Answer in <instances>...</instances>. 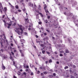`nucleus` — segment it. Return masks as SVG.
I'll list each match as a JSON object with an SVG mask.
<instances>
[{"label":"nucleus","instance_id":"obj_36","mask_svg":"<svg viewBox=\"0 0 78 78\" xmlns=\"http://www.w3.org/2000/svg\"><path fill=\"white\" fill-rule=\"evenodd\" d=\"M60 53H64V51H60Z\"/></svg>","mask_w":78,"mask_h":78},{"label":"nucleus","instance_id":"obj_8","mask_svg":"<svg viewBox=\"0 0 78 78\" xmlns=\"http://www.w3.org/2000/svg\"><path fill=\"white\" fill-rule=\"evenodd\" d=\"M28 5L29 6H32L33 7V4L31 3L30 2L28 3Z\"/></svg>","mask_w":78,"mask_h":78},{"label":"nucleus","instance_id":"obj_28","mask_svg":"<svg viewBox=\"0 0 78 78\" xmlns=\"http://www.w3.org/2000/svg\"><path fill=\"white\" fill-rule=\"evenodd\" d=\"M69 68V67L67 66H66L65 68V70H66V69H68Z\"/></svg>","mask_w":78,"mask_h":78},{"label":"nucleus","instance_id":"obj_56","mask_svg":"<svg viewBox=\"0 0 78 78\" xmlns=\"http://www.w3.org/2000/svg\"><path fill=\"white\" fill-rule=\"evenodd\" d=\"M47 54H48V55H49L50 54L49 52H47Z\"/></svg>","mask_w":78,"mask_h":78},{"label":"nucleus","instance_id":"obj_53","mask_svg":"<svg viewBox=\"0 0 78 78\" xmlns=\"http://www.w3.org/2000/svg\"><path fill=\"white\" fill-rule=\"evenodd\" d=\"M11 53H12V54L13 55H14V53H13L12 52H11Z\"/></svg>","mask_w":78,"mask_h":78},{"label":"nucleus","instance_id":"obj_64","mask_svg":"<svg viewBox=\"0 0 78 78\" xmlns=\"http://www.w3.org/2000/svg\"><path fill=\"white\" fill-rule=\"evenodd\" d=\"M21 44H22V47H23V45H24L23 44V43H21Z\"/></svg>","mask_w":78,"mask_h":78},{"label":"nucleus","instance_id":"obj_12","mask_svg":"<svg viewBox=\"0 0 78 78\" xmlns=\"http://www.w3.org/2000/svg\"><path fill=\"white\" fill-rule=\"evenodd\" d=\"M48 40V37H46L44 39H43L44 41H45V40H46V41H47V40Z\"/></svg>","mask_w":78,"mask_h":78},{"label":"nucleus","instance_id":"obj_50","mask_svg":"<svg viewBox=\"0 0 78 78\" xmlns=\"http://www.w3.org/2000/svg\"><path fill=\"white\" fill-rule=\"evenodd\" d=\"M11 8H12V9H14V6H11Z\"/></svg>","mask_w":78,"mask_h":78},{"label":"nucleus","instance_id":"obj_14","mask_svg":"<svg viewBox=\"0 0 78 78\" xmlns=\"http://www.w3.org/2000/svg\"><path fill=\"white\" fill-rule=\"evenodd\" d=\"M40 69H41L43 71H45V68H42V67H41L40 68Z\"/></svg>","mask_w":78,"mask_h":78},{"label":"nucleus","instance_id":"obj_55","mask_svg":"<svg viewBox=\"0 0 78 78\" xmlns=\"http://www.w3.org/2000/svg\"><path fill=\"white\" fill-rule=\"evenodd\" d=\"M41 76H43V75H44V73H41Z\"/></svg>","mask_w":78,"mask_h":78},{"label":"nucleus","instance_id":"obj_33","mask_svg":"<svg viewBox=\"0 0 78 78\" xmlns=\"http://www.w3.org/2000/svg\"><path fill=\"white\" fill-rule=\"evenodd\" d=\"M49 62H50V63L51 62H52V61L51 60V59H50L49 61Z\"/></svg>","mask_w":78,"mask_h":78},{"label":"nucleus","instance_id":"obj_42","mask_svg":"<svg viewBox=\"0 0 78 78\" xmlns=\"http://www.w3.org/2000/svg\"><path fill=\"white\" fill-rule=\"evenodd\" d=\"M42 53H43V54H44V53H45V51H42Z\"/></svg>","mask_w":78,"mask_h":78},{"label":"nucleus","instance_id":"obj_52","mask_svg":"<svg viewBox=\"0 0 78 78\" xmlns=\"http://www.w3.org/2000/svg\"><path fill=\"white\" fill-rule=\"evenodd\" d=\"M26 72H28V69H26Z\"/></svg>","mask_w":78,"mask_h":78},{"label":"nucleus","instance_id":"obj_54","mask_svg":"<svg viewBox=\"0 0 78 78\" xmlns=\"http://www.w3.org/2000/svg\"><path fill=\"white\" fill-rule=\"evenodd\" d=\"M11 46H13V44L12 43L11 44Z\"/></svg>","mask_w":78,"mask_h":78},{"label":"nucleus","instance_id":"obj_38","mask_svg":"<svg viewBox=\"0 0 78 78\" xmlns=\"http://www.w3.org/2000/svg\"><path fill=\"white\" fill-rule=\"evenodd\" d=\"M40 73V71H38L37 72V74H39Z\"/></svg>","mask_w":78,"mask_h":78},{"label":"nucleus","instance_id":"obj_44","mask_svg":"<svg viewBox=\"0 0 78 78\" xmlns=\"http://www.w3.org/2000/svg\"><path fill=\"white\" fill-rule=\"evenodd\" d=\"M26 68H27V69H28L29 68V66H26Z\"/></svg>","mask_w":78,"mask_h":78},{"label":"nucleus","instance_id":"obj_63","mask_svg":"<svg viewBox=\"0 0 78 78\" xmlns=\"http://www.w3.org/2000/svg\"><path fill=\"white\" fill-rule=\"evenodd\" d=\"M59 62H57V63L58 64H59Z\"/></svg>","mask_w":78,"mask_h":78},{"label":"nucleus","instance_id":"obj_2","mask_svg":"<svg viewBox=\"0 0 78 78\" xmlns=\"http://www.w3.org/2000/svg\"><path fill=\"white\" fill-rule=\"evenodd\" d=\"M19 27H20L18 28L15 30V31H16L19 35H22L23 33V30L22 29V28H21L22 27V25H20Z\"/></svg>","mask_w":78,"mask_h":78},{"label":"nucleus","instance_id":"obj_5","mask_svg":"<svg viewBox=\"0 0 78 78\" xmlns=\"http://www.w3.org/2000/svg\"><path fill=\"white\" fill-rule=\"evenodd\" d=\"M44 8L46 12H48V11L46 9L47 8V5L45 4L44 5Z\"/></svg>","mask_w":78,"mask_h":78},{"label":"nucleus","instance_id":"obj_37","mask_svg":"<svg viewBox=\"0 0 78 78\" xmlns=\"http://www.w3.org/2000/svg\"><path fill=\"white\" fill-rule=\"evenodd\" d=\"M43 34H41V37H43V36L44 35V33H42Z\"/></svg>","mask_w":78,"mask_h":78},{"label":"nucleus","instance_id":"obj_22","mask_svg":"<svg viewBox=\"0 0 78 78\" xmlns=\"http://www.w3.org/2000/svg\"><path fill=\"white\" fill-rule=\"evenodd\" d=\"M41 53L40 52L39 53H38L37 54V55L38 56H41Z\"/></svg>","mask_w":78,"mask_h":78},{"label":"nucleus","instance_id":"obj_1","mask_svg":"<svg viewBox=\"0 0 78 78\" xmlns=\"http://www.w3.org/2000/svg\"><path fill=\"white\" fill-rule=\"evenodd\" d=\"M0 37H1V38H0V42L1 43V47L3 48V45H2V44L4 42L5 43H6V44H8V41L6 40L5 36L3 35L2 36V35H0Z\"/></svg>","mask_w":78,"mask_h":78},{"label":"nucleus","instance_id":"obj_3","mask_svg":"<svg viewBox=\"0 0 78 78\" xmlns=\"http://www.w3.org/2000/svg\"><path fill=\"white\" fill-rule=\"evenodd\" d=\"M1 56H2V57L3 59H6V58H7V56L6 55H5L3 54H0Z\"/></svg>","mask_w":78,"mask_h":78},{"label":"nucleus","instance_id":"obj_9","mask_svg":"<svg viewBox=\"0 0 78 78\" xmlns=\"http://www.w3.org/2000/svg\"><path fill=\"white\" fill-rule=\"evenodd\" d=\"M2 70H5V66L3 65V64H2Z\"/></svg>","mask_w":78,"mask_h":78},{"label":"nucleus","instance_id":"obj_21","mask_svg":"<svg viewBox=\"0 0 78 78\" xmlns=\"http://www.w3.org/2000/svg\"><path fill=\"white\" fill-rule=\"evenodd\" d=\"M25 21L26 22H28V18L25 19Z\"/></svg>","mask_w":78,"mask_h":78},{"label":"nucleus","instance_id":"obj_16","mask_svg":"<svg viewBox=\"0 0 78 78\" xmlns=\"http://www.w3.org/2000/svg\"><path fill=\"white\" fill-rule=\"evenodd\" d=\"M38 13L39 14H40L41 17H44V15H42L41 13L38 12Z\"/></svg>","mask_w":78,"mask_h":78},{"label":"nucleus","instance_id":"obj_32","mask_svg":"<svg viewBox=\"0 0 78 78\" xmlns=\"http://www.w3.org/2000/svg\"><path fill=\"white\" fill-rule=\"evenodd\" d=\"M16 9H18L19 8V7L18 6V5H16Z\"/></svg>","mask_w":78,"mask_h":78},{"label":"nucleus","instance_id":"obj_47","mask_svg":"<svg viewBox=\"0 0 78 78\" xmlns=\"http://www.w3.org/2000/svg\"><path fill=\"white\" fill-rule=\"evenodd\" d=\"M74 76H76V75H77V74H76V73H74Z\"/></svg>","mask_w":78,"mask_h":78},{"label":"nucleus","instance_id":"obj_27","mask_svg":"<svg viewBox=\"0 0 78 78\" xmlns=\"http://www.w3.org/2000/svg\"><path fill=\"white\" fill-rule=\"evenodd\" d=\"M4 10L5 11H7V9L6 8V7L4 8Z\"/></svg>","mask_w":78,"mask_h":78},{"label":"nucleus","instance_id":"obj_29","mask_svg":"<svg viewBox=\"0 0 78 78\" xmlns=\"http://www.w3.org/2000/svg\"><path fill=\"white\" fill-rule=\"evenodd\" d=\"M44 22L46 23H47L48 22V21H47V20H44Z\"/></svg>","mask_w":78,"mask_h":78},{"label":"nucleus","instance_id":"obj_11","mask_svg":"<svg viewBox=\"0 0 78 78\" xmlns=\"http://www.w3.org/2000/svg\"><path fill=\"white\" fill-rule=\"evenodd\" d=\"M20 41L21 42H23V43H24V42H25V40L23 39H21L20 40Z\"/></svg>","mask_w":78,"mask_h":78},{"label":"nucleus","instance_id":"obj_60","mask_svg":"<svg viewBox=\"0 0 78 78\" xmlns=\"http://www.w3.org/2000/svg\"><path fill=\"white\" fill-rule=\"evenodd\" d=\"M48 19H50V16H48Z\"/></svg>","mask_w":78,"mask_h":78},{"label":"nucleus","instance_id":"obj_39","mask_svg":"<svg viewBox=\"0 0 78 78\" xmlns=\"http://www.w3.org/2000/svg\"><path fill=\"white\" fill-rule=\"evenodd\" d=\"M63 56V55L62 54H60V56Z\"/></svg>","mask_w":78,"mask_h":78},{"label":"nucleus","instance_id":"obj_6","mask_svg":"<svg viewBox=\"0 0 78 78\" xmlns=\"http://www.w3.org/2000/svg\"><path fill=\"white\" fill-rule=\"evenodd\" d=\"M34 8H35V9H36L35 11L37 12H39V11L38 10H36L37 8V6H36V5L35 4H34Z\"/></svg>","mask_w":78,"mask_h":78},{"label":"nucleus","instance_id":"obj_49","mask_svg":"<svg viewBox=\"0 0 78 78\" xmlns=\"http://www.w3.org/2000/svg\"><path fill=\"white\" fill-rule=\"evenodd\" d=\"M23 74H24V75H26L27 73H26L24 72V73H23Z\"/></svg>","mask_w":78,"mask_h":78},{"label":"nucleus","instance_id":"obj_17","mask_svg":"<svg viewBox=\"0 0 78 78\" xmlns=\"http://www.w3.org/2000/svg\"><path fill=\"white\" fill-rule=\"evenodd\" d=\"M39 15L38 14H37L36 15V17L37 19H39Z\"/></svg>","mask_w":78,"mask_h":78},{"label":"nucleus","instance_id":"obj_15","mask_svg":"<svg viewBox=\"0 0 78 78\" xmlns=\"http://www.w3.org/2000/svg\"><path fill=\"white\" fill-rule=\"evenodd\" d=\"M10 59H11V60H12V61H14V60L12 58V57L11 55H10Z\"/></svg>","mask_w":78,"mask_h":78},{"label":"nucleus","instance_id":"obj_35","mask_svg":"<svg viewBox=\"0 0 78 78\" xmlns=\"http://www.w3.org/2000/svg\"><path fill=\"white\" fill-rule=\"evenodd\" d=\"M37 43H40V41H37V40H36Z\"/></svg>","mask_w":78,"mask_h":78},{"label":"nucleus","instance_id":"obj_30","mask_svg":"<svg viewBox=\"0 0 78 78\" xmlns=\"http://www.w3.org/2000/svg\"><path fill=\"white\" fill-rule=\"evenodd\" d=\"M66 53H69V51L68 50H66Z\"/></svg>","mask_w":78,"mask_h":78},{"label":"nucleus","instance_id":"obj_43","mask_svg":"<svg viewBox=\"0 0 78 78\" xmlns=\"http://www.w3.org/2000/svg\"><path fill=\"white\" fill-rule=\"evenodd\" d=\"M18 12H21V10H18Z\"/></svg>","mask_w":78,"mask_h":78},{"label":"nucleus","instance_id":"obj_57","mask_svg":"<svg viewBox=\"0 0 78 78\" xmlns=\"http://www.w3.org/2000/svg\"><path fill=\"white\" fill-rule=\"evenodd\" d=\"M41 23H42V22H39V24H41Z\"/></svg>","mask_w":78,"mask_h":78},{"label":"nucleus","instance_id":"obj_48","mask_svg":"<svg viewBox=\"0 0 78 78\" xmlns=\"http://www.w3.org/2000/svg\"><path fill=\"white\" fill-rule=\"evenodd\" d=\"M53 75H54V76H56V73H54L53 74Z\"/></svg>","mask_w":78,"mask_h":78},{"label":"nucleus","instance_id":"obj_31","mask_svg":"<svg viewBox=\"0 0 78 78\" xmlns=\"http://www.w3.org/2000/svg\"><path fill=\"white\" fill-rule=\"evenodd\" d=\"M44 74L45 75H46V74H47V73L46 72H44Z\"/></svg>","mask_w":78,"mask_h":78},{"label":"nucleus","instance_id":"obj_18","mask_svg":"<svg viewBox=\"0 0 78 78\" xmlns=\"http://www.w3.org/2000/svg\"><path fill=\"white\" fill-rule=\"evenodd\" d=\"M13 64L15 66V67L16 68V69H19V68H18V67H17V66H15V65H14V64H15V62H13Z\"/></svg>","mask_w":78,"mask_h":78},{"label":"nucleus","instance_id":"obj_20","mask_svg":"<svg viewBox=\"0 0 78 78\" xmlns=\"http://www.w3.org/2000/svg\"><path fill=\"white\" fill-rule=\"evenodd\" d=\"M17 74L18 75H20V72H18L17 73Z\"/></svg>","mask_w":78,"mask_h":78},{"label":"nucleus","instance_id":"obj_19","mask_svg":"<svg viewBox=\"0 0 78 78\" xmlns=\"http://www.w3.org/2000/svg\"><path fill=\"white\" fill-rule=\"evenodd\" d=\"M30 67H33L34 66V65H32L31 64H30Z\"/></svg>","mask_w":78,"mask_h":78},{"label":"nucleus","instance_id":"obj_10","mask_svg":"<svg viewBox=\"0 0 78 78\" xmlns=\"http://www.w3.org/2000/svg\"><path fill=\"white\" fill-rule=\"evenodd\" d=\"M7 24H8V28H10V26L11 25V24L7 23Z\"/></svg>","mask_w":78,"mask_h":78},{"label":"nucleus","instance_id":"obj_25","mask_svg":"<svg viewBox=\"0 0 78 78\" xmlns=\"http://www.w3.org/2000/svg\"><path fill=\"white\" fill-rule=\"evenodd\" d=\"M3 21L5 23V26H6V22L5 21V20H3Z\"/></svg>","mask_w":78,"mask_h":78},{"label":"nucleus","instance_id":"obj_61","mask_svg":"<svg viewBox=\"0 0 78 78\" xmlns=\"http://www.w3.org/2000/svg\"><path fill=\"white\" fill-rule=\"evenodd\" d=\"M15 13L16 14H17V12H15Z\"/></svg>","mask_w":78,"mask_h":78},{"label":"nucleus","instance_id":"obj_23","mask_svg":"<svg viewBox=\"0 0 78 78\" xmlns=\"http://www.w3.org/2000/svg\"><path fill=\"white\" fill-rule=\"evenodd\" d=\"M24 34L26 36H28V34L27 32H24Z\"/></svg>","mask_w":78,"mask_h":78},{"label":"nucleus","instance_id":"obj_58","mask_svg":"<svg viewBox=\"0 0 78 78\" xmlns=\"http://www.w3.org/2000/svg\"><path fill=\"white\" fill-rule=\"evenodd\" d=\"M41 29L42 30H44V28H43V27H41Z\"/></svg>","mask_w":78,"mask_h":78},{"label":"nucleus","instance_id":"obj_34","mask_svg":"<svg viewBox=\"0 0 78 78\" xmlns=\"http://www.w3.org/2000/svg\"><path fill=\"white\" fill-rule=\"evenodd\" d=\"M44 45L43 44H41V47H44Z\"/></svg>","mask_w":78,"mask_h":78},{"label":"nucleus","instance_id":"obj_41","mask_svg":"<svg viewBox=\"0 0 78 78\" xmlns=\"http://www.w3.org/2000/svg\"><path fill=\"white\" fill-rule=\"evenodd\" d=\"M30 75H34L33 73H30Z\"/></svg>","mask_w":78,"mask_h":78},{"label":"nucleus","instance_id":"obj_59","mask_svg":"<svg viewBox=\"0 0 78 78\" xmlns=\"http://www.w3.org/2000/svg\"><path fill=\"white\" fill-rule=\"evenodd\" d=\"M36 38H38V36H37V35H36Z\"/></svg>","mask_w":78,"mask_h":78},{"label":"nucleus","instance_id":"obj_26","mask_svg":"<svg viewBox=\"0 0 78 78\" xmlns=\"http://www.w3.org/2000/svg\"><path fill=\"white\" fill-rule=\"evenodd\" d=\"M3 49H1L0 50V53H2V52H3Z\"/></svg>","mask_w":78,"mask_h":78},{"label":"nucleus","instance_id":"obj_51","mask_svg":"<svg viewBox=\"0 0 78 78\" xmlns=\"http://www.w3.org/2000/svg\"><path fill=\"white\" fill-rule=\"evenodd\" d=\"M13 78H17V77L15 76H13Z\"/></svg>","mask_w":78,"mask_h":78},{"label":"nucleus","instance_id":"obj_40","mask_svg":"<svg viewBox=\"0 0 78 78\" xmlns=\"http://www.w3.org/2000/svg\"><path fill=\"white\" fill-rule=\"evenodd\" d=\"M70 73H73V72H72V70H70Z\"/></svg>","mask_w":78,"mask_h":78},{"label":"nucleus","instance_id":"obj_4","mask_svg":"<svg viewBox=\"0 0 78 78\" xmlns=\"http://www.w3.org/2000/svg\"><path fill=\"white\" fill-rule=\"evenodd\" d=\"M3 10V7H2V3H0V11L1 12H2V11Z\"/></svg>","mask_w":78,"mask_h":78},{"label":"nucleus","instance_id":"obj_45","mask_svg":"<svg viewBox=\"0 0 78 78\" xmlns=\"http://www.w3.org/2000/svg\"><path fill=\"white\" fill-rule=\"evenodd\" d=\"M43 34H44V35H45V36H46V35H47V33H43Z\"/></svg>","mask_w":78,"mask_h":78},{"label":"nucleus","instance_id":"obj_46","mask_svg":"<svg viewBox=\"0 0 78 78\" xmlns=\"http://www.w3.org/2000/svg\"><path fill=\"white\" fill-rule=\"evenodd\" d=\"M28 30H31V28H28Z\"/></svg>","mask_w":78,"mask_h":78},{"label":"nucleus","instance_id":"obj_24","mask_svg":"<svg viewBox=\"0 0 78 78\" xmlns=\"http://www.w3.org/2000/svg\"><path fill=\"white\" fill-rule=\"evenodd\" d=\"M38 9L39 10H41V5H39L38 6Z\"/></svg>","mask_w":78,"mask_h":78},{"label":"nucleus","instance_id":"obj_7","mask_svg":"<svg viewBox=\"0 0 78 78\" xmlns=\"http://www.w3.org/2000/svg\"><path fill=\"white\" fill-rule=\"evenodd\" d=\"M20 51V53L21 54V56H24V54L23 53H22V51L21 50H19Z\"/></svg>","mask_w":78,"mask_h":78},{"label":"nucleus","instance_id":"obj_13","mask_svg":"<svg viewBox=\"0 0 78 78\" xmlns=\"http://www.w3.org/2000/svg\"><path fill=\"white\" fill-rule=\"evenodd\" d=\"M54 27H55V28H58V25H55V24H54Z\"/></svg>","mask_w":78,"mask_h":78},{"label":"nucleus","instance_id":"obj_62","mask_svg":"<svg viewBox=\"0 0 78 78\" xmlns=\"http://www.w3.org/2000/svg\"><path fill=\"white\" fill-rule=\"evenodd\" d=\"M16 51H16V50H14V52H16Z\"/></svg>","mask_w":78,"mask_h":78}]
</instances>
